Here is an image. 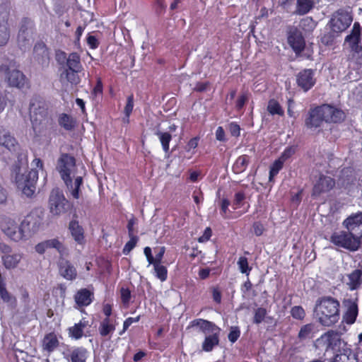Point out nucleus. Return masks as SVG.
<instances>
[{"instance_id":"f257e3e1","label":"nucleus","mask_w":362,"mask_h":362,"mask_svg":"<svg viewBox=\"0 0 362 362\" xmlns=\"http://www.w3.org/2000/svg\"><path fill=\"white\" fill-rule=\"evenodd\" d=\"M21 165L16 166L13 171L16 174V184L19 190L22 192L28 197H32L36 189V182L38 179V171L37 169H42L43 163L40 158H35L32 163V169L27 175L23 172L28 166V160L26 158L20 160Z\"/></svg>"},{"instance_id":"f03ea898","label":"nucleus","mask_w":362,"mask_h":362,"mask_svg":"<svg viewBox=\"0 0 362 362\" xmlns=\"http://www.w3.org/2000/svg\"><path fill=\"white\" fill-rule=\"evenodd\" d=\"M62 180L64 181L71 195L74 199L79 198V188L82 185L81 176L75 175V159L68 154H62L58 160L57 167Z\"/></svg>"},{"instance_id":"7ed1b4c3","label":"nucleus","mask_w":362,"mask_h":362,"mask_svg":"<svg viewBox=\"0 0 362 362\" xmlns=\"http://www.w3.org/2000/svg\"><path fill=\"white\" fill-rule=\"evenodd\" d=\"M339 308L340 303L337 299L330 296L322 297L316 301L314 315L322 325L329 327L339 321Z\"/></svg>"},{"instance_id":"20e7f679","label":"nucleus","mask_w":362,"mask_h":362,"mask_svg":"<svg viewBox=\"0 0 362 362\" xmlns=\"http://www.w3.org/2000/svg\"><path fill=\"white\" fill-rule=\"evenodd\" d=\"M344 118L343 111L329 105H322L310 110L309 117L305 119L308 128L315 129L320 127L322 122H339Z\"/></svg>"},{"instance_id":"39448f33","label":"nucleus","mask_w":362,"mask_h":362,"mask_svg":"<svg viewBox=\"0 0 362 362\" xmlns=\"http://www.w3.org/2000/svg\"><path fill=\"white\" fill-rule=\"evenodd\" d=\"M0 76L10 88L21 89L28 83L25 74L12 61L6 62L0 65Z\"/></svg>"},{"instance_id":"423d86ee","label":"nucleus","mask_w":362,"mask_h":362,"mask_svg":"<svg viewBox=\"0 0 362 362\" xmlns=\"http://www.w3.org/2000/svg\"><path fill=\"white\" fill-rule=\"evenodd\" d=\"M30 117L35 135H41L47 129L49 121L44 103L35 99L30 102Z\"/></svg>"},{"instance_id":"0eeeda50","label":"nucleus","mask_w":362,"mask_h":362,"mask_svg":"<svg viewBox=\"0 0 362 362\" xmlns=\"http://www.w3.org/2000/svg\"><path fill=\"white\" fill-rule=\"evenodd\" d=\"M42 226V217L37 212L27 215L21 223L22 240H26L35 234Z\"/></svg>"},{"instance_id":"6e6552de","label":"nucleus","mask_w":362,"mask_h":362,"mask_svg":"<svg viewBox=\"0 0 362 362\" xmlns=\"http://www.w3.org/2000/svg\"><path fill=\"white\" fill-rule=\"evenodd\" d=\"M330 241L334 245L350 251H356L361 245L357 238H355L348 230L334 233L330 237Z\"/></svg>"},{"instance_id":"1a4fd4ad","label":"nucleus","mask_w":362,"mask_h":362,"mask_svg":"<svg viewBox=\"0 0 362 362\" xmlns=\"http://www.w3.org/2000/svg\"><path fill=\"white\" fill-rule=\"evenodd\" d=\"M67 201L63 192L58 188L53 189L49 199L50 213L54 216H59L66 211Z\"/></svg>"},{"instance_id":"9d476101","label":"nucleus","mask_w":362,"mask_h":362,"mask_svg":"<svg viewBox=\"0 0 362 362\" xmlns=\"http://www.w3.org/2000/svg\"><path fill=\"white\" fill-rule=\"evenodd\" d=\"M351 21L352 18L349 13L339 9L332 15L329 25L334 32L341 33L350 25Z\"/></svg>"},{"instance_id":"9b49d317","label":"nucleus","mask_w":362,"mask_h":362,"mask_svg":"<svg viewBox=\"0 0 362 362\" xmlns=\"http://www.w3.org/2000/svg\"><path fill=\"white\" fill-rule=\"evenodd\" d=\"M3 233L15 242L22 240L21 227L18 228L17 222L10 217H3L0 221Z\"/></svg>"},{"instance_id":"f8f14e48","label":"nucleus","mask_w":362,"mask_h":362,"mask_svg":"<svg viewBox=\"0 0 362 362\" xmlns=\"http://www.w3.org/2000/svg\"><path fill=\"white\" fill-rule=\"evenodd\" d=\"M341 344L340 336L337 332L330 331L322 334L315 343L316 348L327 351L334 350Z\"/></svg>"},{"instance_id":"ddd939ff","label":"nucleus","mask_w":362,"mask_h":362,"mask_svg":"<svg viewBox=\"0 0 362 362\" xmlns=\"http://www.w3.org/2000/svg\"><path fill=\"white\" fill-rule=\"evenodd\" d=\"M344 227L351 231L360 245L362 243V212L353 214L347 217L343 222Z\"/></svg>"},{"instance_id":"4468645a","label":"nucleus","mask_w":362,"mask_h":362,"mask_svg":"<svg viewBox=\"0 0 362 362\" xmlns=\"http://www.w3.org/2000/svg\"><path fill=\"white\" fill-rule=\"evenodd\" d=\"M360 42L361 28L358 23H355L351 33L346 37L344 44L347 45L351 51L359 54L362 52V46Z\"/></svg>"},{"instance_id":"2eb2a0df","label":"nucleus","mask_w":362,"mask_h":362,"mask_svg":"<svg viewBox=\"0 0 362 362\" xmlns=\"http://www.w3.org/2000/svg\"><path fill=\"white\" fill-rule=\"evenodd\" d=\"M66 59V66L63 68L69 69L71 70L81 71L83 70V66L81 62V57L76 52H72L66 57L64 52H62L61 54L57 56L58 62L62 64L61 59Z\"/></svg>"},{"instance_id":"dca6fc26","label":"nucleus","mask_w":362,"mask_h":362,"mask_svg":"<svg viewBox=\"0 0 362 362\" xmlns=\"http://www.w3.org/2000/svg\"><path fill=\"white\" fill-rule=\"evenodd\" d=\"M297 83L304 91L310 90L315 83L314 72L311 69H305L297 76Z\"/></svg>"},{"instance_id":"f3484780","label":"nucleus","mask_w":362,"mask_h":362,"mask_svg":"<svg viewBox=\"0 0 362 362\" xmlns=\"http://www.w3.org/2000/svg\"><path fill=\"white\" fill-rule=\"evenodd\" d=\"M190 326L197 327L205 334L220 332V329L212 322L204 319H195L190 322Z\"/></svg>"},{"instance_id":"a211bd4d","label":"nucleus","mask_w":362,"mask_h":362,"mask_svg":"<svg viewBox=\"0 0 362 362\" xmlns=\"http://www.w3.org/2000/svg\"><path fill=\"white\" fill-rule=\"evenodd\" d=\"M335 182L329 176L320 175L313 187V194L319 195L321 193L327 192L334 187Z\"/></svg>"},{"instance_id":"6ab92c4d","label":"nucleus","mask_w":362,"mask_h":362,"mask_svg":"<svg viewBox=\"0 0 362 362\" xmlns=\"http://www.w3.org/2000/svg\"><path fill=\"white\" fill-rule=\"evenodd\" d=\"M80 72L62 67L59 73V81L62 85L68 83L77 85L81 81V78L78 76V73Z\"/></svg>"},{"instance_id":"aec40b11","label":"nucleus","mask_w":362,"mask_h":362,"mask_svg":"<svg viewBox=\"0 0 362 362\" xmlns=\"http://www.w3.org/2000/svg\"><path fill=\"white\" fill-rule=\"evenodd\" d=\"M69 229L71 235L75 242L78 245H84L86 243L84 230L76 221H71L69 225Z\"/></svg>"},{"instance_id":"412c9836","label":"nucleus","mask_w":362,"mask_h":362,"mask_svg":"<svg viewBox=\"0 0 362 362\" xmlns=\"http://www.w3.org/2000/svg\"><path fill=\"white\" fill-rule=\"evenodd\" d=\"M23 259V254L18 252L4 255L1 257L3 265L6 269H14L18 267Z\"/></svg>"},{"instance_id":"4be33fe9","label":"nucleus","mask_w":362,"mask_h":362,"mask_svg":"<svg viewBox=\"0 0 362 362\" xmlns=\"http://www.w3.org/2000/svg\"><path fill=\"white\" fill-rule=\"evenodd\" d=\"M59 273L67 280L75 279L77 275L76 270L74 265L69 261L62 259L59 262Z\"/></svg>"},{"instance_id":"5701e85b","label":"nucleus","mask_w":362,"mask_h":362,"mask_svg":"<svg viewBox=\"0 0 362 362\" xmlns=\"http://www.w3.org/2000/svg\"><path fill=\"white\" fill-rule=\"evenodd\" d=\"M33 32L31 28L22 26L18 35V43L21 49H25L32 44Z\"/></svg>"},{"instance_id":"b1692460","label":"nucleus","mask_w":362,"mask_h":362,"mask_svg":"<svg viewBox=\"0 0 362 362\" xmlns=\"http://www.w3.org/2000/svg\"><path fill=\"white\" fill-rule=\"evenodd\" d=\"M288 42L296 53H300L303 50L305 41L303 36L298 32L292 33L288 37Z\"/></svg>"},{"instance_id":"393cba45","label":"nucleus","mask_w":362,"mask_h":362,"mask_svg":"<svg viewBox=\"0 0 362 362\" xmlns=\"http://www.w3.org/2000/svg\"><path fill=\"white\" fill-rule=\"evenodd\" d=\"M16 141L8 132L0 127V145L9 151L16 150Z\"/></svg>"},{"instance_id":"a878e982","label":"nucleus","mask_w":362,"mask_h":362,"mask_svg":"<svg viewBox=\"0 0 362 362\" xmlns=\"http://www.w3.org/2000/svg\"><path fill=\"white\" fill-rule=\"evenodd\" d=\"M34 57L40 64H47L49 59V53L47 49L43 43L40 42L35 45Z\"/></svg>"},{"instance_id":"bb28decb","label":"nucleus","mask_w":362,"mask_h":362,"mask_svg":"<svg viewBox=\"0 0 362 362\" xmlns=\"http://www.w3.org/2000/svg\"><path fill=\"white\" fill-rule=\"evenodd\" d=\"M59 346V340L57 335L54 333L46 334L42 340L43 350L50 353L57 349Z\"/></svg>"},{"instance_id":"cd10ccee","label":"nucleus","mask_w":362,"mask_h":362,"mask_svg":"<svg viewBox=\"0 0 362 362\" xmlns=\"http://www.w3.org/2000/svg\"><path fill=\"white\" fill-rule=\"evenodd\" d=\"M362 284V270L355 269L348 275L347 285L351 290L358 288Z\"/></svg>"},{"instance_id":"c85d7f7f","label":"nucleus","mask_w":362,"mask_h":362,"mask_svg":"<svg viewBox=\"0 0 362 362\" xmlns=\"http://www.w3.org/2000/svg\"><path fill=\"white\" fill-rule=\"evenodd\" d=\"M219 334L220 332H216L214 334H209L206 336L203 343L202 349L204 351L209 352L212 351L215 346H217L219 342Z\"/></svg>"},{"instance_id":"c756f323","label":"nucleus","mask_w":362,"mask_h":362,"mask_svg":"<svg viewBox=\"0 0 362 362\" xmlns=\"http://www.w3.org/2000/svg\"><path fill=\"white\" fill-rule=\"evenodd\" d=\"M358 315V306L356 303L350 302L348 305L347 310L344 315L343 320L349 325L353 324Z\"/></svg>"},{"instance_id":"7c9ffc66","label":"nucleus","mask_w":362,"mask_h":362,"mask_svg":"<svg viewBox=\"0 0 362 362\" xmlns=\"http://www.w3.org/2000/svg\"><path fill=\"white\" fill-rule=\"evenodd\" d=\"M87 326L88 321L84 320H81L78 323L75 324L73 327L69 329L70 337L76 339L81 338L83 334V329Z\"/></svg>"},{"instance_id":"2f4dec72","label":"nucleus","mask_w":362,"mask_h":362,"mask_svg":"<svg viewBox=\"0 0 362 362\" xmlns=\"http://www.w3.org/2000/svg\"><path fill=\"white\" fill-rule=\"evenodd\" d=\"M331 362H356L355 354L349 349H344L339 354H336Z\"/></svg>"},{"instance_id":"473e14b6","label":"nucleus","mask_w":362,"mask_h":362,"mask_svg":"<svg viewBox=\"0 0 362 362\" xmlns=\"http://www.w3.org/2000/svg\"><path fill=\"white\" fill-rule=\"evenodd\" d=\"M58 122L61 127L68 131L72 130L76 124V119L71 115L67 114H62Z\"/></svg>"},{"instance_id":"72a5a7b5","label":"nucleus","mask_w":362,"mask_h":362,"mask_svg":"<svg viewBox=\"0 0 362 362\" xmlns=\"http://www.w3.org/2000/svg\"><path fill=\"white\" fill-rule=\"evenodd\" d=\"M75 300L78 305H88L91 301V293L87 289H81L75 296Z\"/></svg>"},{"instance_id":"f704fd0d","label":"nucleus","mask_w":362,"mask_h":362,"mask_svg":"<svg viewBox=\"0 0 362 362\" xmlns=\"http://www.w3.org/2000/svg\"><path fill=\"white\" fill-rule=\"evenodd\" d=\"M87 358V351L84 348H76L74 349L69 356V362H86Z\"/></svg>"},{"instance_id":"c9c22d12","label":"nucleus","mask_w":362,"mask_h":362,"mask_svg":"<svg viewBox=\"0 0 362 362\" xmlns=\"http://www.w3.org/2000/svg\"><path fill=\"white\" fill-rule=\"evenodd\" d=\"M249 163V157L247 155L239 156L235 160L233 170L235 173H240L245 170Z\"/></svg>"},{"instance_id":"e433bc0d","label":"nucleus","mask_w":362,"mask_h":362,"mask_svg":"<svg viewBox=\"0 0 362 362\" xmlns=\"http://www.w3.org/2000/svg\"><path fill=\"white\" fill-rule=\"evenodd\" d=\"M313 5V0H297L296 13L299 15H304L310 11Z\"/></svg>"},{"instance_id":"4c0bfd02","label":"nucleus","mask_w":362,"mask_h":362,"mask_svg":"<svg viewBox=\"0 0 362 362\" xmlns=\"http://www.w3.org/2000/svg\"><path fill=\"white\" fill-rule=\"evenodd\" d=\"M115 329V327L110 322V318H105L99 327L100 334L103 337H105L112 333Z\"/></svg>"},{"instance_id":"58836bf2","label":"nucleus","mask_w":362,"mask_h":362,"mask_svg":"<svg viewBox=\"0 0 362 362\" xmlns=\"http://www.w3.org/2000/svg\"><path fill=\"white\" fill-rule=\"evenodd\" d=\"M267 111L272 115H278L279 116H283L284 114V111L279 103L274 99H272L269 101L267 105Z\"/></svg>"},{"instance_id":"ea45409f","label":"nucleus","mask_w":362,"mask_h":362,"mask_svg":"<svg viewBox=\"0 0 362 362\" xmlns=\"http://www.w3.org/2000/svg\"><path fill=\"white\" fill-rule=\"evenodd\" d=\"M156 134L158 136L161 144L163 151L167 153L169 151V143L172 139V136L168 132H162L158 131Z\"/></svg>"},{"instance_id":"a19ab883","label":"nucleus","mask_w":362,"mask_h":362,"mask_svg":"<svg viewBox=\"0 0 362 362\" xmlns=\"http://www.w3.org/2000/svg\"><path fill=\"white\" fill-rule=\"evenodd\" d=\"M9 30L8 23L3 21L0 23V46L6 45L9 39Z\"/></svg>"},{"instance_id":"79ce46f5","label":"nucleus","mask_w":362,"mask_h":362,"mask_svg":"<svg viewBox=\"0 0 362 362\" xmlns=\"http://www.w3.org/2000/svg\"><path fill=\"white\" fill-rule=\"evenodd\" d=\"M313 330L314 325L312 324H307L303 326L298 333V338L301 340L312 338Z\"/></svg>"},{"instance_id":"37998d69","label":"nucleus","mask_w":362,"mask_h":362,"mask_svg":"<svg viewBox=\"0 0 362 362\" xmlns=\"http://www.w3.org/2000/svg\"><path fill=\"white\" fill-rule=\"evenodd\" d=\"M49 248H54L61 255H64L66 253V249L63 243L58 238H52L47 240Z\"/></svg>"},{"instance_id":"c03bdc74","label":"nucleus","mask_w":362,"mask_h":362,"mask_svg":"<svg viewBox=\"0 0 362 362\" xmlns=\"http://www.w3.org/2000/svg\"><path fill=\"white\" fill-rule=\"evenodd\" d=\"M284 162L280 158L276 160L270 167L269 180L273 181L274 177L282 169Z\"/></svg>"},{"instance_id":"a18cd8bd","label":"nucleus","mask_w":362,"mask_h":362,"mask_svg":"<svg viewBox=\"0 0 362 362\" xmlns=\"http://www.w3.org/2000/svg\"><path fill=\"white\" fill-rule=\"evenodd\" d=\"M154 268L156 276L161 281H164L167 279L168 271L165 266L160 264H152Z\"/></svg>"},{"instance_id":"49530a36","label":"nucleus","mask_w":362,"mask_h":362,"mask_svg":"<svg viewBox=\"0 0 362 362\" xmlns=\"http://www.w3.org/2000/svg\"><path fill=\"white\" fill-rule=\"evenodd\" d=\"M237 264H238L240 272L242 274H245L248 276L250 271L252 270V267H250L249 266L247 257H239Z\"/></svg>"},{"instance_id":"de8ad7c7","label":"nucleus","mask_w":362,"mask_h":362,"mask_svg":"<svg viewBox=\"0 0 362 362\" xmlns=\"http://www.w3.org/2000/svg\"><path fill=\"white\" fill-rule=\"evenodd\" d=\"M267 310L263 308H258L255 310V315L253 322L255 324L261 323L265 318Z\"/></svg>"},{"instance_id":"09e8293b","label":"nucleus","mask_w":362,"mask_h":362,"mask_svg":"<svg viewBox=\"0 0 362 362\" xmlns=\"http://www.w3.org/2000/svg\"><path fill=\"white\" fill-rule=\"evenodd\" d=\"M129 240L125 244L123 248V253L124 255H128L132 250L136 246V243L138 241V238L135 235L129 236Z\"/></svg>"},{"instance_id":"8fccbe9b","label":"nucleus","mask_w":362,"mask_h":362,"mask_svg":"<svg viewBox=\"0 0 362 362\" xmlns=\"http://www.w3.org/2000/svg\"><path fill=\"white\" fill-rule=\"evenodd\" d=\"M292 317L297 320L304 318L305 313L304 309L301 306H294L291 310Z\"/></svg>"},{"instance_id":"3c124183","label":"nucleus","mask_w":362,"mask_h":362,"mask_svg":"<svg viewBox=\"0 0 362 362\" xmlns=\"http://www.w3.org/2000/svg\"><path fill=\"white\" fill-rule=\"evenodd\" d=\"M133 107H134V96H133V95H130L127 98V104L124 107V114L126 116L127 122H129V117L132 112Z\"/></svg>"},{"instance_id":"603ef678","label":"nucleus","mask_w":362,"mask_h":362,"mask_svg":"<svg viewBox=\"0 0 362 362\" xmlns=\"http://www.w3.org/2000/svg\"><path fill=\"white\" fill-rule=\"evenodd\" d=\"M240 334V332L237 327H232L229 334H228V339L230 342H235L239 338Z\"/></svg>"},{"instance_id":"864d4df0","label":"nucleus","mask_w":362,"mask_h":362,"mask_svg":"<svg viewBox=\"0 0 362 362\" xmlns=\"http://www.w3.org/2000/svg\"><path fill=\"white\" fill-rule=\"evenodd\" d=\"M228 129H229V132H230V134L233 136L238 137V136H240V126L238 124H236L235 122H231L228 125Z\"/></svg>"},{"instance_id":"5fc2aeb1","label":"nucleus","mask_w":362,"mask_h":362,"mask_svg":"<svg viewBox=\"0 0 362 362\" xmlns=\"http://www.w3.org/2000/svg\"><path fill=\"white\" fill-rule=\"evenodd\" d=\"M121 299L124 304H128L131 298V292L128 288H122L121 291Z\"/></svg>"},{"instance_id":"6e6d98bb","label":"nucleus","mask_w":362,"mask_h":362,"mask_svg":"<svg viewBox=\"0 0 362 362\" xmlns=\"http://www.w3.org/2000/svg\"><path fill=\"white\" fill-rule=\"evenodd\" d=\"M86 40L87 44L90 49H95L98 47L99 42L95 36L89 35Z\"/></svg>"},{"instance_id":"4d7b16f0","label":"nucleus","mask_w":362,"mask_h":362,"mask_svg":"<svg viewBox=\"0 0 362 362\" xmlns=\"http://www.w3.org/2000/svg\"><path fill=\"white\" fill-rule=\"evenodd\" d=\"M139 319H140L139 316H137L136 317H128V318H127L125 320V321L124 322L123 330L120 333V334H122L123 332H124L132 323L139 322Z\"/></svg>"},{"instance_id":"13d9d810","label":"nucleus","mask_w":362,"mask_h":362,"mask_svg":"<svg viewBox=\"0 0 362 362\" xmlns=\"http://www.w3.org/2000/svg\"><path fill=\"white\" fill-rule=\"evenodd\" d=\"M198 143H199L198 137H194V138L191 139L188 141L187 144L185 146L186 151L189 152L192 150L195 149L198 146Z\"/></svg>"},{"instance_id":"bf43d9fd","label":"nucleus","mask_w":362,"mask_h":362,"mask_svg":"<svg viewBox=\"0 0 362 362\" xmlns=\"http://www.w3.org/2000/svg\"><path fill=\"white\" fill-rule=\"evenodd\" d=\"M295 153V149L293 147L286 148L280 156V159L285 162L289 157Z\"/></svg>"},{"instance_id":"052dcab7","label":"nucleus","mask_w":362,"mask_h":362,"mask_svg":"<svg viewBox=\"0 0 362 362\" xmlns=\"http://www.w3.org/2000/svg\"><path fill=\"white\" fill-rule=\"evenodd\" d=\"M255 234L257 236H260L264 231V226L259 222H255L252 226Z\"/></svg>"},{"instance_id":"680f3d73","label":"nucleus","mask_w":362,"mask_h":362,"mask_svg":"<svg viewBox=\"0 0 362 362\" xmlns=\"http://www.w3.org/2000/svg\"><path fill=\"white\" fill-rule=\"evenodd\" d=\"M47 249H49L47 240L40 243L35 246V251L39 254H43Z\"/></svg>"},{"instance_id":"e2e57ef3","label":"nucleus","mask_w":362,"mask_h":362,"mask_svg":"<svg viewBox=\"0 0 362 362\" xmlns=\"http://www.w3.org/2000/svg\"><path fill=\"white\" fill-rule=\"evenodd\" d=\"M229 205H230V202L228 199H222L221 207L222 215L225 218L227 217V212L228 211Z\"/></svg>"},{"instance_id":"0e129e2a","label":"nucleus","mask_w":362,"mask_h":362,"mask_svg":"<svg viewBox=\"0 0 362 362\" xmlns=\"http://www.w3.org/2000/svg\"><path fill=\"white\" fill-rule=\"evenodd\" d=\"M144 252L148 262V265H151L155 262L154 257L151 254V249L149 247H146L144 248Z\"/></svg>"},{"instance_id":"69168bd1","label":"nucleus","mask_w":362,"mask_h":362,"mask_svg":"<svg viewBox=\"0 0 362 362\" xmlns=\"http://www.w3.org/2000/svg\"><path fill=\"white\" fill-rule=\"evenodd\" d=\"M216 139L220 141H225V132L222 127H218L216 131Z\"/></svg>"},{"instance_id":"338daca9","label":"nucleus","mask_w":362,"mask_h":362,"mask_svg":"<svg viewBox=\"0 0 362 362\" xmlns=\"http://www.w3.org/2000/svg\"><path fill=\"white\" fill-rule=\"evenodd\" d=\"M165 247H161L159 248V252L154 257L155 262L153 264H160L162 259L163 257V255L165 254Z\"/></svg>"},{"instance_id":"774afa93","label":"nucleus","mask_w":362,"mask_h":362,"mask_svg":"<svg viewBox=\"0 0 362 362\" xmlns=\"http://www.w3.org/2000/svg\"><path fill=\"white\" fill-rule=\"evenodd\" d=\"M244 199H245V195H244L243 192H237L235 194L234 205H235L236 207H238V206L240 205V204L244 200Z\"/></svg>"}]
</instances>
